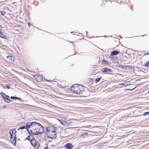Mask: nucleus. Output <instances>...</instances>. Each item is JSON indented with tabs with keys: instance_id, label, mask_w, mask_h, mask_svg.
I'll list each match as a JSON object with an SVG mask.
<instances>
[{
	"instance_id": "ddd939ff",
	"label": "nucleus",
	"mask_w": 149,
	"mask_h": 149,
	"mask_svg": "<svg viewBox=\"0 0 149 149\" xmlns=\"http://www.w3.org/2000/svg\"><path fill=\"white\" fill-rule=\"evenodd\" d=\"M16 132V131L15 130H10L9 133L10 134V135H11L12 134H15V133Z\"/></svg>"
},
{
	"instance_id": "7ed1b4c3",
	"label": "nucleus",
	"mask_w": 149,
	"mask_h": 149,
	"mask_svg": "<svg viewBox=\"0 0 149 149\" xmlns=\"http://www.w3.org/2000/svg\"><path fill=\"white\" fill-rule=\"evenodd\" d=\"M37 122H32L27 123L26 125V128L29 132L31 134L32 132H33V128H34V127Z\"/></svg>"
},
{
	"instance_id": "6e6552de",
	"label": "nucleus",
	"mask_w": 149,
	"mask_h": 149,
	"mask_svg": "<svg viewBox=\"0 0 149 149\" xmlns=\"http://www.w3.org/2000/svg\"><path fill=\"white\" fill-rule=\"evenodd\" d=\"M120 53L118 51L114 50L112 51L111 54V56L116 55Z\"/></svg>"
},
{
	"instance_id": "1a4fd4ad",
	"label": "nucleus",
	"mask_w": 149,
	"mask_h": 149,
	"mask_svg": "<svg viewBox=\"0 0 149 149\" xmlns=\"http://www.w3.org/2000/svg\"><path fill=\"white\" fill-rule=\"evenodd\" d=\"M12 56H6V58L8 59V61L10 62H12L14 61L13 59L12 58Z\"/></svg>"
},
{
	"instance_id": "f8f14e48",
	"label": "nucleus",
	"mask_w": 149,
	"mask_h": 149,
	"mask_svg": "<svg viewBox=\"0 0 149 149\" xmlns=\"http://www.w3.org/2000/svg\"><path fill=\"white\" fill-rule=\"evenodd\" d=\"M0 37L4 38H6V36L3 33L0 31Z\"/></svg>"
},
{
	"instance_id": "5701e85b",
	"label": "nucleus",
	"mask_w": 149,
	"mask_h": 149,
	"mask_svg": "<svg viewBox=\"0 0 149 149\" xmlns=\"http://www.w3.org/2000/svg\"><path fill=\"white\" fill-rule=\"evenodd\" d=\"M6 87L8 89H9L10 88V85L9 84H6Z\"/></svg>"
},
{
	"instance_id": "c9c22d12",
	"label": "nucleus",
	"mask_w": 149,
	"mask_h": 149,
	"mask_svg": "<svg viewBox=\"0 0 149 149\" xmlns=\"http://www.w3.org/2000/svg\"><path fill=\"white\" fill-rule=\"evenodd\" d=\"M134 88H133V89H132H132L131 90L129 89V90H134Z\"/></svg>"
},
{
	"instance_id": "412c9836",
	"label": "nucleus",
	"mask_w": 149,
	"mask_h": 149,
	"mask_svg": "<svg viewBox=\"0 0 149 149\" xmlns=\"http://www.w3.org/2000/svg\"><path fill=\"white\" fill-rule=\"evenodd\" d=\"M30 136H27L25 139L26 140H28L29 141H31L30 140Z\"/></svg>"
},
{
	"instance_id": "cd10ccee",
	"label": "nucleus",
	"mask_w": 149,
	"mask_h": 149,
	"mask_svg": "<svg viewBox=\"0 0 149 149\" xmlns=\"http://www.w3.org/2000/svg\"><path fill=\"white\" fill-rule=\"evenodd\" d=\"M119 85H125V84H124V83H122V84H119Z\"/></svg>"
},
{
	"instance_id": "c85d7f7f",
	"label": "nucleus",
	"mask_w": 149,
	"mask_h": 149,
	"mask_svg": "<svg viewBox=\"0 0 149 149\" xmlns=\"http://www.w3.org/2000/svg\"><path fill=\"white\" fill-rule=\"evenodd\" d=\"M57 120H58V121H59L61 123V121H62V120H59V119H58Z\"/></svg>"
},
{
	"instance_id": "473e14b6",
	"label": "nucleus",
	"mask_w": 149,
	"mask_h": 149,
	"mask_svg": "<svg viewBox=\"0 0 149 149\" xmlns=\"http://www.w3.org/2000/svg\"><path fill=\"white\" fill-rule=\"evenodd\" d=\"M124 67H126L127 66L128 67V66H127V65H124Z\"/></svg>"
},
{
	"instance_id": "2eb2a0df",
	"label": "nucleus",
	"mask_w": 149,
	"mask_h": 149,
	"mask_svg": "<svg viewBox=\"0 0 149 149\" xmlns=\"http://www.w3.org/2000/svg\"><path fill=\"white\" fill-rule=\"evenodd\" d=\"M10 98L12 99H18L20 100L21 98H20L18 97H16L11 96Z\"/></svg>"
},
{
	"instance_id": "a878e982",
	"label": "nucleus",
	"mask_w": 149,
	"mask_h": 149,
	"mask_svg": "<svg viewBox=\"0 0 149 149\" xmlns=\"http://www.w3.org/2000/svg\"><path fill=\"white\" fill-rule=\"evenodd\" d=\"M145 64V66H148V65H149V61H148V63H146Z\"/></svg>"
},
{
	"instance_id": "2f4dec72",
	"label": "nucleus",
	"mask_w": 149,
	"mask_h": 149,
	"mask_svg": "<svg viewBox=\"0 0 149 149\" xmlns=\"http://www.w3.org/2000/svg\"><path fill=\"white\" fill-rule=\"evenodd\" d=\"M117 1V2H118V3H119V1H120V2H121V1Z\"/></svg>"
},
{
	"instance_id": "4be33fe9",
	"label": "nucleus",
	"mask_w": 149,
	"mask_h": 149,
	"mask_svg": "<svg viewBox=\"0 0 149 149\" xmlns=\"http://www.w3.org/2000/svg\"><path fill=\"white\" fill-rule=\"evenodd\" d=\"M100 80V79L98 77L96 79L95 81L96 82H98Z\"/></svg>"
},
{
	"instance_id": "bb28decb",
	"label": "nucleus",
	"mask_w": 149,
	"mask_h": 149,
	"mask_svg": "<svg viewBox=\"0 0 149 149\" xmlns=\"http://www.w3.org/2000/svg\"><path fill=\"white\" fill-rule=\"evenodd\" d=\"M1 95L3 97H4V96H3V95H5V93H1Z\"/></svg>"
},
{
	"instance_id": "9b49d317",
	"label": "nucleus",
	"mask_w": 149,
	"mask_h": 149,
	"mask_svg": "<svg viewBox=\"0 0 149 149\" xmlns=\"http://www.w3.org/2000/svg\"><path fill=\"white\" fill-rule=\"evenodd\" d=\"M3 97L4 99V101L6 102L9 103L10 102V100L9 99L5 97Z\"/></svg>"
},
{
	"instance_id": "7c9ffc66",
	"label": "nucleus",
	"mask_w": 149,
	"mask_h": 149,
	"mask_svg": "<svg viewBox=\"0 0 149 149\" xmlns=\"http://www.w3.org/2000/svg\"><path fill=\"white\" fill-rule=\"evenodd\" d=\"M28 25L29 26L30 25H31V24L29 23H28Z\"/></svg>"
},
{
	"instance_id": "4468645a",
	"label": "nucleus",
	"mask_w": 149,
	"mask_h": 149,
	"mask_svg": "<svg viewBox=\"0 0 149 149\" xmlns=\"http://www.w3.org/2000/svg\"><path fill=\"white\" fill-rule=\"evenodd\" d=\"M16 139L17 138H14L12 139L11 138H10L11 141L14 144H15L16 143Z\"/></svg>"
},
{
	"instance_id": "20e7f679",
	"label": "nucleus",
	"mask_w": 149,
	"mask_h": 149,
	"mask_svg": "<svg viewBox=\"0 0 149 149\" xmlns=\"http://www.w3.org/2000/svg\"><path fill=\"white\" fill-rule=\"evenodd\" d=\"M48 138L53 139L56 137V133L55 131H52L47 134Z\"/></svg>"
},
{
	"instance_id": "393cba45",
	"label": "nucleus",
	"mask_w": 149,
	"mask_h": 149,
	"mask_svg": "<svg viewBox=\"0 0 149 149\" xmlns=\"http://www.w3.org/2000/svg\"><path fill=\"white\" fill-rule=\"evenodd\" d=\"M65 124H66V125H65V126H70V124L69 123H68L67 122H66Z\"/></svg>"
},
{
	"instance_id": "72a5a7b5",
	"label": "nucleus",
	"mask_w": 149,
	"mask_h": 149,
	"mask_svg": "<svg viewBox=\"0 0 149 149\" xmlns=\"http://www.w3.org/2000/svg\"><path fill=\"white\" fill-rule=\"evenodd\" d=\"M46 131L47 132H48V130L47 128L46 129Z\"/></svg>"
},
{
	"instance_id": "423d86ee",
	"label": "nucleus",
	"mask_w": 149,
	"mask_h": 149,
	"mask_svg": "<svg viewBox=\"0 0 149 149\" xmlns=\"http://www.w3.org/2000/svg\"><path fill=\"white\" fill-rule=\"evenodd\" d=\"M101 71L102 72L104 73H109V72L111 71V69L107 68L102 69Z\"/></svg>"
},
{
	"instance_id": "f3484780",
	"label": "nucleus",
	"mask_w": 149,
	"mask_h": 149,
	"mask_svg": "<svg viewBox=\"0 0 149 149\" xmlns=\"http://www.w3.org/2000/svg\"><path fill=\"white\" fill-rule=\"evenodd\" d=\"M14 138H16V137L15 134H14L10 135V138H11L12 139Z\"/></svg>"
},
{
	"instance_id": "b1692460",
	"label": "nucleus",
	"mask_w": 149,
	"mask_h": 149,
	"mask_svg": "<svg viewBox=\"0 0 149 149\" xmlns=\"http://www.w3.org/2000/svg\"><path fill=\"white\" fill-rule=\"evenodd\" d=\"M109 58L111 60H115L114 59V58L113 57H112V56H110L109 57Z\"/></svg>"
},
{
	"instance_id": "dca6fc26",
	"label": "nucleus",
	"mask_w": 149,
	"mask_h": 149,
	"mask_svg": "<svg viewBox=\"0 0 149 149\" xmlns=\"http://www.w3.org/2000/svg\"><path fill=\"white\" fill-rule=\"evenodd\" d=\"M102 63L104 64L107 65L108 64V62L106 60H103Z\"/></svg>"
},
{
	"instance_id": "9d476101",
	"label": "nucleus",
	"mask_w": 149,
	"mask_h": 149,
	"mask_svg": "<svg viewBox=\"0 0 149 149\" xmlns=\"http://www.w3.org/2000/svg\"><path fill=\"white\" fill-rule=\"evenodd\" d=\"M43 77H42L40 76H38L37 77V80L39 82L43 81Z\"/></svg>"
},
{
	"instance_id": "c756f323",
	"label": "nucleus",
	"mask_w": 149,
	"mask_h": 149,
	"mask_svg": "<svg viewBox=\"0 0 149 149\" xmlns=\"http://www.w3.org/2000/svg\"><path fill=\"white\" fill-rule=\"evenodd\" d=\"M5 12H3L2 15H3L5 14Z\"/></svg>"
},
{
	"instance_id": "aec40b11",
	"label": "nucleus",
	"mask_w": 149,
	"mask_h": 149,
	"mask_svg": "<svg viewBox=\"0 0 149 149\" xmlns=\"http://www.w3.org/2000/svg\"><path fill=\"white\" fill-rule=\"evenodd\" d=\"M65 121H61V123L62 125L65 126V125H66L65 124Z\"/></svg>"
},
{
	"instance_id": "6ab92c4d",
	"label": "nucleus",
	"mask_w": 149,
	"mask_h": 149,
	"mask_svg": "<svg viewBox=\"0 0 149 149\" xmlns=\"http://www.w3.org/2000/svg\"><path fill=\"white\" fill-rule=\"evenodd\" d=\"M148 115H149V112H144L143 113V115L144 116H146Z\"/></svg>"
},
{
	"instance_id": "f257e3e1",
	"label": "nucleus",
	"mask_w": 149,
	"mask_h": 149,
	"mask_svg": "<svg viewBox=\"0 0 149 149\" xmlns=\"http://www.w3.org/2000/svg\"><path fill=\"white\" fill-rule=\"evenodd\" d=\"M70 89L72 91L78 95L81 94L84 91L83 86L78 84L73 85Z\"/></svg>"
},
{
	"instance_id": "f704fd0d",
	"label": "nucleus",
	"mask_w": 149,
	"mask_h": 149,
	"mask_svg": "<svg viewBox=\"0 0 149 149\" xmlns=\"http://www.w3.org/2000/svg\"><path fill=\"white\" fill-rule=\"evenodd\" d=\"M44 149H48L47 148H44Z\"/></svg>"
},
{
	"instance_id": "f03ea898",
	"label": "nucleus",
	"mask_w": 149,
	"mask_h": 149,
	"mask_svg": "<svg viewBox=\"0 0 149 149\" xmlns=\"http://www.w3.org/2000/svg\"><path fill=\"white\" fill-rule=\"evenodd\" d=\"M34 128H33V132H32L31 134L33 135H38L43 132V129L42 126L38 123H36Z\"/></svg>"
},
{
	"instance_id": "4c0bfd02",
	"label": "nucleus",
	"mask_w": 149,
	"mask_h": 149,
	"mask_svg": "<svg viewBox=\"0 0 149 149\" xmlns=\"http://www.w3.org/2000/svg\"><path fill=\"white\" fill-rule=\"evenodd\" d=\"M147 54H149V53H148Z\"/></svg>"
},
{
	"instance_id": "0eeeda50",
	"label": "nucleus",
	"mask_w": 149,
	"mask_h": 149,
	"mask_svg": "<svg viewBox=\"0 0 149 149\" xmlns=\"http://www.w3.org/2000/svg\"><path fill=\"white\" fill-rule=\"evenodd\" d=\"M30 142L31 145L33 146L36 147L38 145L36 141L34 139L31 140Z\"/></svg>"
},
{
	"instance_id": "e433bc0d",
	"label": "nucleus",
	"mask_w": 149,
	"mask_h": 149,
	"mask_svg": "<svg viewBox=\"0 0 149 149\" xmlns=\"http://www.w3.org/2000/svg\"><path fill=\"white\" fill-rule=\"evenodd\" d=\"M148 93H149V91H148Z\"/></svg>"
},
{
	"instance_id": "39448f33",
	"label": "nucleus",
	"mask_w": 149,
	"mask_h": 149,
	"mask_svg": "<svg viewBox=\"0 0 149 149\" xmlns=\"http://www.w3.org/2000/svg\"><path fill=\"white\" fill-rule=\"evenodd\" d=\"M64 147L67 149H72L73 146L70 143H68L65 145Z\"/></svg>"
},
{
	"instance_id": "a211bd4d",
	"label": "nucleus",
	"mask_w": 149,
	"mask_h": 149,
	"mask_svg": "<svg viewBox=\"0 0 149 149\" xmlns=\"http://www.w3.org/2000/svg\"><path fill=\"white\" fill-rule=\"evenodd\" d=\"M25 128H26V126L25 127V126H22V127H20L19 128L18 130H19L20 129H23Z\"/></svg>"
}]
</instances>
